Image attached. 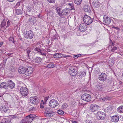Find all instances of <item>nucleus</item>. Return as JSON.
<instances>
[{
    "label": "nucleus",
    "mask_w": 123,
    "mask_h": 123,
    "mask_svg": "<svg viewBox=\"0 0 123 123\" xmlns=\"http://www.w3.org/2000/svg\"><path fill=\"white\" fill-rule=\"evenodd\" d=\"M35 110V108L33 107L32 106L30 107L29 109V110L30 111H33Z\"/></svg>",
    "instance_id": "nucleus-44"
},
{
    "label": "nucleus",
    "mask_w": 123,
    "mask_h": 123,
    "mask_svg": "<svg viewBox=\"0 0 123 123\" xmlns=\"http://www.w3.org/2000/svg\"><path fill=\"white\" fill-rule=\"evenodd\" d=\"M6 82H2L1 84L0 85V87L1 88H2L4 87V86L6 85Z\"/></svg>",
    "instance_id": "nucleus-38"
},
{
    "label": "nucleus",
    "mask_w": 123,
    "mask_h": 123,
    "mask_svg": "<svg viewBox=\"0 0 123 123\" xmlns=\"http://www.w3.org/2000/svg\"><path fill=\"white\" fill-rule=\"evenodd\" d=\"M31 102L33 104L37 105L39 103L38 99L36 97H33L30 98Z\"/></svg>",
    "instance_id": "nucleus-16"
},
{
    "label": "nucleus",
    "mask_w": 123,
    "mask_h": 123,
    "mask_svg": "<svg viewBox=\"0 0 123 123\" xmlns=\"http://www.w3.org/2000/svg\"><path fill=\"white\" fill-rule=\"evenodd\" d=\"M56 10L57 12L59 15L61 16H62V14H63V12H62L61 13H60L61 11L60 8L58 7H57L56 8Z\"/></svg>",
    "instance_id": "nucleus-30"
},
{
    "label": "nucleus",
    "mask_w": 123,
    "mask_h": 123,
    "mask_svg": "<svg viewBox=\"0 0 123 123\" xmlns=\"http://www.w3.org/2000/svg\"><path fill=\"white\" fill-rule=\"evenodd\" d=\"M74 1L75 4L80 5L81 4L82 0H74Z\"/></svg>",
    "instance_id": "nucleus-32"
},
{
    "label": "nucleus",
    "mask_w": 123,
    "mask_h": 123,
    "mask_svg": "<svg viewBox=\"0 0 123 123\" xmlns=\"http://www.w3.org/2000/svg\"><path fill=\"white\" fill-rule=\"evenodd\" d=\"M55 65L54 63H49L46 66L47 67L50 68H53L54 67Z\"/></svg>",
    "instance_id": "nucleus-33"
},
{
    "label": "nucleus",
    "mask_w": 123,
    "mask_h": 123,
    "mask_svg": "<svg viewBox=\"0 0 123 123\" xmlns=\"http://www.w3.org/2000/svg\"><path fill=\"white\" fill-rule=\"evenodd\" d=\"M107 79V74L103 73L100 74L98 76V79L101 81L103 82L105 81Z\"/></svg>",
    "instance_id": "nucleus-5"
},
{
    "label": "nucleus",
    "mask_w": 123,
    "mask_h": 123,
    "mask_svg": "<svg viewBox=\"0 0 123 123\" xmlns=\"http://www.w3.org/2000/svg\"><path fill=\"white\" fill-rule=\"evenodd\" d=\"M99 108V107L96 104H92L90 107V110L93 112L97 111Z\"/></svg>",
    "instance_id": "nucleus-13"
},
{
    "label": "nucleus",
    "mask_w": 123,
    "mask_h": 123,
    "mask_svg": "<svg viewBox=\"0 0 123 123\" xmlns=\"http://www.w3.org/2000/svg\"><path fill=\"white\" fill-rule=\"evenodd\" d=\"M29 22L31 24L34 25L36 22V19L33 16L30 17L28 20Z\"/></svg>",
    "instance_id": "nucleus-22"
},
{
    "label": "nucleus",
    "mask_w": 123,
    "mask_h": 123,
    "mask_svg": "<svg viewBox=\"0 0 123 123\" xmlns=\"http://www.w3.org/2000/svg\"><path fill=\"white\" fill-rule=\"evenodd\" d=\"M86 72L84 71L81 72L79 74V75L80 77H84L86 75Z\"/></svg>",
    "instance_id": "nucleus-34"
},
{
    "label": "nucleus",
    "mask_w": 123,
    "mask_h": 123,
    "mask_svg": "<svg viewBox=\"0 0 123 123\" xmlns=\"http://www.w3.org/2000/svg\"><path fill=\"white\" fill-rule=\"evenodd\" d=\"M54 56L55 58H59L63 57V54L60 53H56L54 54Z\"/></svg>",
    "instance_id": "nucleus-26"
},
{
    "label": "nucleus",
    "mask_w": 123,
    "mask_h": 123,
    "mask_svg": "<svg viewBox=\"0 0 123 123\" xmlns=\"http://www.w3.org/2000/svg\"><path fill=\"white\" fill-rule=\"evenodd\" d=\"M20 91L21 94L24 96H27L28 93L27 89L25 87H21Z\"/></svg>",
    "instance_id": "nucleus-9"
},
{
    "label": "nucleus",
    "mask_w": 123,
    "mask_h": 123,
    "mask_svg": "<svg viewBox=\"0 0 123 123\" xmlns=\"http://www.w3.org/2000/svg\"><path fill=\"white\" fill-rule=\"evenodd\" d=\"M3 88L5 89H6V91H9V89H8V86L7 85H6L4 86V87Z\"/></svg>",
    "instance_id": "nucleus-47"
},
{
    "label": "nucleus",
    "mask_w": 123,
    "mask_h": 123,
    "mask_svg": "<svg viewBox=\"0 0 123 123\" xmlns=\"http://www.w3.org/2000/svg\"><path fill=\"white\" fill-rule=\"evenodd\" d=\"M91 8L89 6L85 5L84 7V9L85 12L90 13L91 12Z\"/></svg>",
    "instance_id": "nucleus-20"
},
{
    "label": "nucleus",
    "mask_w": 123,
    "mask_h": 123,
    "mask_svg": "<svg viewBox=\"0 0 123 123\" xmlns=\"http://www.w3.org/2000/svg\"><path fill=\"white\" fill-rule=\"evenodd\" d=\"M119 117L118 115H115L112 116L111 118V121L114 122H117L119 120Z\"/></svg>",
    "instance_id": "nucleus-21"
},
{
    "label": "nucleus",
    "mask_w": 123,
    "mask_h": 123,
    "mask_svg": "<svg viewBox=\"0 0 123 123\" xmlns=\"http://www.w3.org/2000/svg\"><path fill=\"white\" fill-rule=\"evenodd\" d=\"M71 10L74 9V7L73 4L71 6Z\"/></svg>",
    "instance_id": "nucleus-59"
},
{
    "label": "nucleus",
    "mask_w": 123,
    "mask_h": 123,
    "mask_svg": "<svg viewBox=\"0 0 123 123\" xmlns=\"http://www.w3.org/2000/svg\"><path fill=\"white\" fill-rule=\"evenodd\" d=\"M81 55V54H79L77 55H74L73 56V57L74 59H76L78 57L80 56Z\"/></svg>",
    "instance_id": "nucleus-43"
},
{
    "label": "nucleus",
    "mask_w": 123,
    "mask_h": 123,
    "mask_svg": "<svg viewBox=\"0 0 123 123\" xmlns=\"http://www.w3.org/2000/svg\"><path fill=\"white\" fill-rule=\"evenodd\" d=\"M111 19L109 17L106 15H104L103 19V24L105 25L109 24L111 22Z\"/></svg>",
    "instance_id": "nucleus-10"
},
{
    "label": "nucleus",
    "mask_w": 123,
    "mask_h": 123,
    "mask_svg": "<svg viewBox=\"0 0 123 123\" xmlns=\"http://www.w3.org/2000/svg\"><path fill=\"white\" fill-rule=\"evenodd\" d=\"M105 88V85L102 83H99L97 84L96 86V90L99 92L104 91Z\"/></svg>",
    "instance_id": "nucleus-2"
},
{
    "label": "nucleus",
    "mask_w": 123,
    "mask_h": 123,
    "mask_svg": "<svg viewBox=\"0 0 123 123\" xmlns=\"http://www.w3.org/2000/svg\"><path fill=\"white\" fill-rule=\"evenodd\" d=\"M15 0H7L9 2H11L14 1Z\"/></svg>",
    "instance_id": "nucleus-64"
},
{
    "label": "nucleus",
    "mask_w": 123,
    "mask_h": 123,
    "mask_svg": "<svg viewBox=\"0 0 123 123\" xmlns=\"http://www.w3.org/2000/svg\"><path fill=\"white\" fill-rule=\"evenodd\" d=\"M68 105L66 103H64L62 106V108L63 109H65L68 107Z\"/></svg>",
    "instance_id": "nucleus-42"
},
{
    "label": "nucleus",
    "mask_w": 123,
    "mask_h": 123,
    "mask_svg": "<svg viewBox=\"0 0 123 123\" xmlns=\"http://www.w3.org/2000/svg\"><path fill=\"white\" fill-rule=\"evenodd\" d=\"M20 5V2H18L17 3L16 5L14 7V8H17L18 7H19Z\"/></svg>",
    "instance_id": "nucleus-50"
},
{
    "label": "nucleus",
    "mask_w": 123,
    "mask_h": 123,
    "mask_svg": "<svg viewBox=\"0 0 123 123\" xmlns=\"http://www.w3.org/2000/svg\"><path fill=\"white\" fill-rule=\"evenodd\" d=\"M77 71V68L76 67H73L70 68L69 69V72L71 75L75 76L77 74L76 72Z\"/></svg>",
    "instance_id": "nucleus-8"
},
{
    "label": "nucleus",
    "mask_w": 123,
    "mask_h": 123,
    "mask_svg": "<svg viewBox=\"0 0 123 123\" xmlns=\"http://www.w3.org/2000/svg\"><path fill=\"white\" fill-rule=\"evenodd\" d=\"M62 12H63V14L62 15V16H63V15L64 14H66H66H67L68 13V11L67 10V9H64L63 11H62Z\"/></svg>",
    "instance_id": "nucleus-40"
},
{
    "label": "nucleus",
    "mask_w": 123,
    "mask_h": 123,
    "mask_svg": "<svg viewBox=\"0 0 123 123\" xmlns=\"http://www.w3.org/2000/svg\"><path fill=\"white\" fill-rule=\"evenodd\" d=\"M33 68L31 67H28L26 68L25 74L27 76L30 75L33 72Z\"/></svg>",
    "instance_id": "nucleus-14"
},
{
    "label": "nucleus",
    "mask_w": 123,
    "mask_h": 123,
    "mask_svg": "<svg viewBox=\"0 0 123 123\" xmlns=\"http://www.w3.org/2000/svg\"><path fill=\"white\" fill-rule=\"evenodd\" d=\"M25 37L27 39H31L34 36V34L32 31L28 30L25 31L24 33Z\"/></svg>",
    "instance_id": "nucleus-1"
},
{
    "label": "nucleus",
    "mask_w": 123,
    "mask_h": 123,
    "mask_svg": "<svg viewBox=\"0 0 123 123\" xmlns=\"http://www.w3.org/2000/svg\"><path fill=\"white\" fill-rule=\"evenodd\" d=\"M12 54V53H8L7 54V55H7L9 56H10Z\"/></svg>",
    "instance_id": "nucleus-63"
},
{
    "label": "nucleus",
    "mask_w": 123,
    "mask_h": 123,
    "mask_svg": "<svg viewBox=\"0 0 123 123\" xmlns=\"http://www.w3.org/2000/svg\"><path fill=\"white\" fill-rule=\"evenodd\" d=\"M6 84L8 86V88L12 89L15 87V83L11 80H8Z\"/></svg>",
    "instance_id": "nucleus-15"
},
{
    "label": "nucleus",
    "mask_w": 123,
    "mask_h": 123,
    "mask_svg": "<svg viewBox=\"0 0 123 123\" xmlns=\"http://www.w3.org/2000/svg\"><path fill=\"white\" fill-rule=\"evenodd\" d=\"M117 111L118 112L123 113V105L119 106L117 109Z\"/></svg>",
    "instance_id": "nucleus-28"
},
{
    "label": "nucleus",
    "mask_w": 123,
    "mask_h": 123,
    "mask_svg": "<svg viewBox=\"0 0 123 123\" xmlns=\"http://www.w3.org/2000/svg\"><path fill=\"white\" fill-rule=\"evenodd\" d=\"M112 108L111 107V106H109L105 109V111L107 112H109L111 111L112 110Z\"/></svg>",
    "instance_id": "nucleus-36"
},
{
    "label": "nucleus",
    "mask_w": 123,
    "mask_h": 123,
    "mask_svg": "<svg viewBox=\"0 0 123 123\" xmlns=\"http://www.w3.org/2000/svg\"><path fill=\"white\" fill-rule=\"evenodd\" d=\"M49 105L51 108H54L58 105V102L56 100L52 99L50 100Z\"/></svg>",
    "instance_id": "nucleus-6"
},
{
    "label": "nucleus",
    "mask_w": 123,
    "mask_h": 123,
    "mask_svg": "<svg viewBox=\"0 0 123 123\" xmlns=\"http://www.w3.org/2000/svg\"><path fill=\"white\" fill-rule=\"evenodd\" d=\"M105 113L100 111H99L97 113V117L98 119L102 120L104 119L105 117Z\"/></svg>",
    "instance_id": "nucleus-7"
},
{
    "label": "nucleus",
    "mask_w": 123,
    "mask_h": 123,
    "mask_svg": "<svg viewBox=\"0 0 123 123\" xmlns=\"http://www.w3.org/2000/svg\"><path fill=\"white\" fill-rule=\"evenodd\" d=\"M102 100H107V98L106 97H105L103 98Z\"/></svg>",
    "instance_id": "nucleus-60"
},
{
    "label": "nucleus",
    "mask_w": 123,
    "mask_h": 123,
    "mask_svg": "<svg viewBox=\"0 0 123 123\" xmlns=\"http://www.w3.org/2000/svg\"><path fill=\"white\" fill-rule=\"evenodd\" d=\"M40 104H42L43 105H44V102L43 100H42L41 101V102Z\"/></svg>",
    "instance_id": "nucleus-62"
},
{
    "label": "nucleus",
    "mask_w": 123,
    "mask_h": 123,
    "mask_svg": "<svg viewBox=\"0 0 123 123\" xmlns=\"http://www.w3.org/2000/svg\"><path fill=\"white\" fill-rule=\"evenodd\" d=\"M92 5L94 7H98L100 5V3L99 1H96V2L94 1L92 2Z\"/></svg>",
    "instance_id": "nucleus-24"
},
{
    "label": "nucleus",
    "mask_w": 123,
    "mask_h": 123,
    "mask_svg": "<svg viewBox=\"0 0 123 123\" xmlns=\"http://www.w3.org/2000/svg\"><path fill=\"white\" fill-rule=\"evenodd\" d=\"M71 56L69 55H66L63 54V58H66L67 57H70Z\"/></svg>",
    "instance_id": "nucleus-51"
},
{
    "label": "nucleus",
    "mask_w": 123,
    "mask_h": 123,
    "mask_svg": "<svg viewBox=\"0 0 123 123\" xmlns=\"http://www.w3.org/2000/svg\"><path fill=\"white\" fill-rule=\"evenodd\" d=\"M109 64L111 65H113L114 63V60L110 58L109 61Z\"/></svg>",
    "instance_id": "nucleus-35"
},
{
    "label": "nucleus",
    "mask_w": 123,
    "mask_h": 123,
    "mask_svg": "<svg viewBox=\"0 0 123 123\" xmlns=\"http://www.w3.org/2000/svg\"><path fill=\"white\" fill-rule=\"evenodd\" d=\"M26 68L25 67L21 66L18 69L19 73L21 74H25Z\"/></svg>",
    "instance_id": "nucleus-18"
},
{
    "label": "nucleus",
    "mask_w": 123,
    "mask_h": 123,
    "mask_svg": "<svg viewBox=\"0 0 123 123\" xmlns=\"http://www.w3.org/2000/svg\"><path fill=\"white\" fill-rule=\"evenodd\" d=\"M44 115L45 116H46V117H52L54 115L51 114L50 113H49L46 112L44 113Z\"/></svg>",
    "instance_id": "nucleus-31"
},
{
    "label": "nucleus",
    "mask_w": 123,
    "mask_h": 123,
    "mask_svg": "<svg viewBox=\"0 0 123 123\" xmlns=\"http://www.w3.org/2000/svg\"><path fill=\"white\" fill-rule=\"evenodd\" d=\"M55 0H48V1L51 3H54L55 2Z\"/></svg>",
    "instance_id": "nucleus-48"
},
{
    "label": "nucleus",
    "mask_w": 123,
    "mask_h": 123,
    "mask_svg": "<svg viewBox=\"0 0 123 123\" xmlns=\"http://www.w3.org/2000/svg\"><path fill=\"white\" fill-rule=\"evenodd\" d=\"M2 113H5L9 109V107L6 105L2 106L0 109Z\"/></svg>",
    "instance_id": "nucleus-17"
},
{
    "label": "nucleus",
    "mask_w": 123,
    "mask_h": 123,
    "mask_svg": "<svg viewBox=\"0 0 123 123\" xmlns=\"http://www.w3.org/2000/svg\"><path fill=\"white\" fill-rule=\"evenodd\" d=\"M81 98L82 100L88 102L91 101V96L89 94L84 93L82 95Z\"/></svg>",
    "instance_id": "nucleus-4"
},
{
    "label": "nucleus",
    "mask_w": 123,
    "mask_h": 123,
    "mask_svg": "<svg viewBox=\"0 0 123 123\" xmlns=\"http://www.w3.org/2000/svg\"><path fill=\"white\" fill-rule=\"evenodd\" d=\"M45 110L46 112L50 113L51 114L55 115V113L52 110V109L50 108L49 107H46L45 108Z\"/></svg>",
    "instance_id": "nucleus-23"
},
{
    "label": "nucleus",
    "mask_w": 123,
    "mask_h": 123,
    "mask_svg": "<svg viewBox=\"0 0 123 123\" xmlns=\"http://www.w3.org/2000/svg\"><path fill=\"white\" fill-rule=\"evenodd\" d=\"M113 83L112 82V81L110 80L109 81H108L107 82V84L108 85H110L111 86L112 85V84H113Z\"/></svg>",
    "instance_id": "nucleus-45"
},
{
    "label": "nucleus",
    "mask_w": 123,
    "mask_h": 123,
    "mask_svg": "<svg viewBox=\"0 0 123 123\" xmlns=\"http://www.w3.org/2000/svg\"><path fill=\"white\" fill-rule=\"evenodd\" d=\"M112 28L116 29L117 30H118V31H119L120 30V29L119 28L117 27L113 26L112 27Z\"/></svg>",
    "instance_id": "nucleus-55"
},
{
    "label": "nucleus",
    "mask_w": 123,
    "mask_h": 123,
    "mask_svg": "<svg viewBox=\"0 0 123 123\" xmlns=\"http://www.w3.org/2000/svg\"><path fill=\"white\" fill-rule=\"evenodd\" d=\"M9 41L12 42L14 43H15V41L14 38L12 37H10L9 39Z\"/></svg>",
    "instance_id": "nucleus-41"
},
{
    "label": "nucleus",
    "mask_w": 123,
    "mask_h": 123,
    "mask_svg": "<svg viewBox=\"0 0 123 123\" xmlns=\"http://www.w3.org/2000/svg\"><path fill=\"white\" fill-rule=\"evenodd\" d=\"M2 123H11V122L9 121H7L4 122L3 123L2 122Z\"/></svg>",
    "instance_id": "nucleus-57"
},
{
    "label": "nucleus",
    "mask_w": 123,
    "mask_h": 123,
    "mask_svg": "<svg viewBox=\"0 0 123 123\" xmlns=\"http://www.w3.org/2000/svg\"><path fill=\"white\" fill-rule=\"evenodd\" d=\"M4 66L3 64L2 63H1L0 64V69L3 68Z\"/></svg>",
    "instance_id": "nucleus-56"
},
{
    "label": "nucleus",
    "mask_w": 123,
    "mask_h": 123,
    "mask_svg": "<svg viewBox=\"0 0 123 123\" xmlns=\"http://www.w3.org/2000/svg\"><path fill=\"white\" fill-rule=\"evenodd\" d=\"M42 60V59L40 57H36L34 59V61L35 63L38 64L40 63Z\"/></svg>",
    "instance_id": "nucleus-25"
},
{
    "label": "nucleus",
    "mask_w": 123,
    "mask_h": 123,
    "mask_svg": "<svg viewBox=\"0 0 123 123\" xmlns=\"http://www.w3.org/2000/svg\"><path fill=\"white\" fill-rule=\"evenodd\" d=\"M83 21L85 24L89 25L93 22L92 19L90 16L86 15H85L83 17Z\"/></svg>",
    "instance_id": "nucleus-3"
},
{
    "label": "nucleus",
    "mask_w": 123,
    "mask_h": 123,
    "mask_svg": "<svg viewBox=\"0 0 123 123\" xmlns=\"http://www.w3.org/2000/svg\"><path fill=\"white\" fill-rule=\"evenodd\" d=\"M42 104H40V108H44V106Z\"/></svg>",
    "instance_id": "nucleus-58"
},
{
    "label": "nucleus",
    "mask_w": 123,
    "mask_h": 123,
    "mask_svg": "<svg viewBox=\"0 0 123 123\" xmlns=\"http://www.w3.org/2000/svg\"><path fill=\"white\" fill-rule=\"evenodd\" d=\"M35 50L39 52L40 53H41V50L40 49L38 48H35Z\"/></svg>",
    "instance_id": "nucleus-46"
},
{
    "label": "nucleus",
    "mask_w": 123,
    "mask_h": 123,
    "mask_svg": "<svg viewBox=\"0 0 123 123\" xmlns=\"http://www.w3.org/2000/svg\"><path fill=\"white\" fill-rule=\"evenodd\" d=\"M7 59V58L6 59H4L3 60V62H2V63H3V64L4 66L5 65V64H6V61Z\"/></svg>",
    "instance_id": "nucleus-49"
},
{
    "label": "nucleus",
    "mask_w": 123,
    "mask_h": 123,
    "mask_svg": "<svg viewBox=\"0 0 123 123\" xmlns=\"http://www.w3.org/2000/svg\"><path fill=\"white\" fill-rule=\"evenodd\" d=\"M40 14L39 13V14L37 16V17H38L39 18H40L41 17H40Z\"/></svg>",
    "instance_id": "nucleus-61"
},
{
    "label": "nucleus",
    "mask_w": 123,
    "mask_h": 123,
    "mask_svg": "<svg viewBox=\"0 0 123 123\" xmlns=\"http://www.w3.org/2000/svg\"><path fill=\"white\" fill-rule=\"evenodd\" d=\"M6 23L7 24L6 27H7L10 24V22L8 20V21L7 19L3 20L1 24V27H3L5 26L6 25Z\"/></svg>",
    "instance_id": "nucleus-19"
},
{
    "label": "nucleus",
    "mask_w": 123,
    "mask_h": 123,
    "mask_svg": "<svg viewBox=\"0 0 123 123\" xmlns=\"http://www.w3.org/2000/svg\"><path fill=\"white\" fill-rule=\"evenodd\" d=\"M58 37V35L57 34L55 33V34L54 36V40L55 39H56Z\"/></svg>",
    "instance_id": "nucleus-52"
},
{
    "label": "nucleus",
    "mask_w": 123,
    "mask_h": 123,
    "mask_svg": "<svg viewBox=\"0 0 123 123\" xmlns=\"http://www.w3.org/2000/svg\"><path fill=\"white\" fill-rule=\"evenodd\" d=\"M26 51L27 53V56L28 57H29V54L30 52L31 51L30 50H29V49L27 48L26 50Z\"/></svg>",
    "instance_id": "nucleus-39"
},
{
    "label": "nucleus",
    "mask_w": 123,
    "mask_h": 123,
    "mask_svg": "<svg viewBox=\"0 0 123 123\" xmlns=\"http://www.w3.org/2000/svg\"><path fill=\"white\" fill-rule=\"evenodd\" d=\"M85 122L86 123H94V122L90 117H88L86 118Z\"/></svg>",
    "instance_id": "nucleus-27"
},
{
    "label": "nucleus",
    "mask_w": 123,
    "mask_h": 123,
    "mask_svg": "<svg viewBox=\"0 0 123 123\" xmlns=\"http://www.w3.org/2000/svg\"><path fill=\"white\" fill-rule=\"evenodd\" d=\"M35 115H34L30 114L26 117L24 119L26 122L28 123H31L33 119L35 117Z\"/></svg>",
    "instance_id": "nucleus-12"
},
{
    "label": "nucleus",
    "mask_w": 123,
    "mask_h": 123,
    "mask_svg": "<svg viewBox=\"0 0 123 123\" xmlns=\"http://www.w3.org/2000/svg\"><path fill=\"white\" fill-rule=\"evenodd\" d=\"M57 113L61 115H62L64 113V111L61 110H59L57 111Z\"/></svg>",
    "instance_id": "nucleus-37"
},
{
    "label": "nucleus",
    "mask_w": 123,
    "mask_h": 123,
    "mask_svg": "<svg viewBox=\"0 0 123 123\" xmlns=\"http://www.w3.org/2000/svg\"><path fill=\"white\" fill-rule=\"evenodd\" d=\"M87 29V25L85 23H82L80 25L78 28V30L81 32H83Z\"/></svg>",
    "instance_id": "nucleus-11"
},
{
    "label": "nucleus",
    "mask_w": 123,
    "mask_h": 123,
    "mask_svg": "<svg viewBox=\"0 0 123 123\" xmlns=\"http://www.w3.org/2000/svg\"><path fill=\"white\" fill-rule=\"evenodd\" d=\"M49 97H46L44 98V101L45 102V103L46 102L47 100H48L49 98Z\"/></svg>",
    "instance_id": "nucleus-53"
},
{
    "label": "nucleus",
    "mask_w": 123,
    "mask_h": 123,
    "mask_svg": "<svg viewBox=\"0 0 123 123\" xmlns=\"http://www.w3.org/2000/svg\"><path fill=\"white\" fill-rule=\"evenodd\" d=\"M15 14L16 15L21 14L22 13V11L21 9H16L15 10Z\"/></svg>",
    "instance_id": "nucleus-29"
},
{
    "label": "nucleus",
    "mask_w": 123,
    "mask_h": 123,
    "mask_svg": "<svg viewBox=\"0 0 123 123\" xmlns=\"http://www.w3.org/2000/svg\"><path fill=\"white\" fill-rule=\"evenodd\" d=\"M117 49V48L115 47H113L112 48V49L111 51L112 52H114V51Z\"/></svg>",
    "instance_id": "nucleus-54"
}]
</instances>
